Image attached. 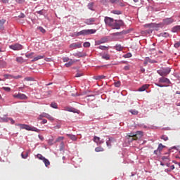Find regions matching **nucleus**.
<instances>
[{"label":"nucleus","mask_w":180,"mask_h":180,"mask_svg":"<svg viewBox=\"0 0 180 180\" xmlns=\"http://www.w3.org/2000/svg\"><path fill=\"white\" fill-rule=\"evenodd\" d=\"M18 4H25V0H15Z\"/></svg>","instance_id":"nucleus-52"},{"label":"nucleus","mask_w":180,"mask_h":180,"mask_svg":"<svg viewBox=\"0 0 180 180\" xmlns=\"http://www.w3.org/2000/svg\"><path fill=\"white\" fill-rule=\"evenodd\" d=\"M6 22V20L5 19L0 20V30H4V29H5V27H4V25H5Z\"/></svg>","instance_id":"nucleus-17"},{"label":"nucleus","mask_w":180,"mask_h":180,"mask_svg":"<svg viewBox=\"0 0 180 180\" xmlns=\"http://www.w3.org/2000/svg\"><path fill=\"white\" fill-rule=\"evenodd\" d=\"M126 57H127V58H129V57H131V53H127V54L126 55Z\"/></svg>","instance_id":"nucleus-63"},{"label":"nucleus","mask_w":180,"mask_h":180,"mask_svg":"<svg viewBox=\"0 0 180 180\" xmlns=\"http://www.w3.org/2000/svg\"><path fill=\"white\" fill-rule=\"evenodd\" d=\"M180 30V25H176L174 26L172 29V32L173 33H176V32H179Z\"/></svg>","instance_id":"nucleus-20"},{"label":"nucleus","mask_w":180,"mask_h":180,"mask_svg":"<svg viewBox=\"0 0 180 180\" xmlns=\"http://www.w3.org/2000/svg\"><path fill=\"white\" fill-rule=\"evenodd\" d=\"M37 158H38L39 160H41V161H43L45 164V167H49V165H50V161L44 158V156L41 155V154H37Z\"/></svg>","instance_id":"nucleus-5"},{"label":"nucleus","mask_w":180,"mask_h":180,"mask_svg":"<svg viewBox=\"0 0 180 180\" xmlns=\"http://www.w3.org/2000/svg\"><path fill=\"white\" fill-rule=\"evenodd\" d=\"M33 54H34V53L32 52L30 53H27L25 54V57H27V58H29V57H32V56H33Z\"/></svg>","instance_id":"nucleus-42"},{"label":"nucleus","mask_w":180,"mask_h":180,"mask_svg":"<svg viewBox=\"0 0 180 180\" xmlns=\"http://www.w3.org/2000/svg\"><path fill=\"white\" fill-rule=\"evenodd\" d=\"M93 140L94 143H96L97 145L103 144V143H105V141H103V139L101 140V138L98 136H94Z\"/></svg>","instance_id":"nucleus-11"},{"label":"nucleus","mask_w":180,"mask_h":180,"mask_svg":"<svg viewBox=\"0 0 180 180\" xmlns=\"http://www.w3.org/2000/svg\"><path fill=\"white\" fill-rule=\"evenodd\" d=\"M51 108H53V109H58V106L56 103L53 102L51 103Z\"/></svg>","instance_id":"nucleus-29"},{"label":"nucleus","mask_w":180,"mask_h":180,"mask_svg":"<svg viewBox=\"0 0 180 180\" xmlns=\"http://www.w3.org/2000/svg\"><path fill=\"white\" fill-rule=\"evenodd\" d=\"M2 89H4V91H6V92H11L10 87H2Z\"/></svg>","instance_id":"nucleus-39"},{"label":"nucleus","mask_w":180,"mask_h":180,"mask_svg":"<svg viewBox=\"0 0 180 180\" xmlns=\"http://www.w3.org/2000/svg\"><path fill=\"white\" fill-rule=\"evenodd\" d=\"M148 86H150L149 84H144L141 87H140L138 91L139 92H144L145 90H146L147 89H148Z\"/></svg>","instance_id":"nucleus-16"},{"label":"nucleus","mask_w":180,"mask_h":180,"mask_svg":"<svg viewBox=\"0 0 180 180\" xmlns=\"http://www.w3.org/2000/svg\"><path fill=\"white\" fill-rule=\"evenodd\" d=\"M99 49H100L101 50H106V46H99Z\"/></svg>","instance_id":"nucleus-59"},{"label":"nucleus","mask_w":180,"mask_h":180,"mask_svg":"<svg viewBox=\"0 0 180 180\" xmlns=\"http://www.w3.org/2000/svg\"><path fill=\"white\" fill-rule=\"evenodd\" d=\"M0 122L8 123L9 122V117H0Z\"/></svg>","instance_id":"nucleus-24"},{"label":"nucleus","mask_w":180,"mask_h":180,"mask_svg":"<svg viewBox=\"0 0 180 180\" xmlns=\"http://www.w3.org/2000/svg\"><path fill=\"white\" fill-rule=\"evenodd\" d=\"M103 58L104 59V60H110V56H109V55H104V56H103Z\"/></svg>","instance_id":"nucleus-40"},{"label":"nucleus","mask_w":180,"mask_h":180,"mask_svg":"<svg viewBox=\"0 0 180 180\" xmlns=\"http://www.w3.org/2000/svg\"><path fill=\"white\" fill-rule=\"evenodd\" d=\"M162 160L163 161H169V158H168V157H167V156L162 157Z\"/></svg>","instance_id":"nucleus-47"},{"label":"nucleus","mask_w":180,"mask_h":180,"mask_svg":"<svg viewBox=\"0 0 180 180\" xmlns=\"http://www.w3.org/2000/svg\"><path fill=\"white\" fill-rule=\"evenodd\" d=\"M70 140H72V141H77V138L75 135L68 134L66 135Z\"/></svg>","instance_id":"nucleus-18"},{"label":"nucleus","mask_w":180,"mask_h":180,"mask_svg":"<svg viewBox=\"0 0 180 180\" xmlns=\"http://www.w3.org/2000/svg\"><path fill=\"white\" fill-rule=\"evenodd\" d=\"M162 140H164V141H167L168 140V136H165V135H163L161 136L160 138Z\"/></svg>","instance_id":"nucleus-38"},{"label":"nucleus","mask_w":180,"mask_h":180,"mask_svg":"<svg viewBox=\"0 0 180 180\" xmlns=\"http://www.w3.org/2000/svg\"><path fill=\"white\" fill-rule=\"evenodd\" d=\"M42 123L43 124H46V123H47V120H42Z\"/></svg>","instance_id":"nucleus-64"},{"label":"nucleus","mask_w":180,"mask_h":180,"mask_svg":"<svg viewBox=\"0 0 180 180\" xmlns=\"http://www.w3.org/2000/svg\"><path fill=\"white\" fill-rule=\"evenodd\" d=\"M104 22L105 25H108V26H112L114 23V20L113 18L105 17L104 19Z\"/></svg>","instance_id":"nucleus-10"},{"label":"nucleus","mask_w":180,"mask_h":180,"mask_svg":"<svg viewBox=\"0 0 180 180\" xmlns=\"http://www.w3.org/2000/svg\"><path fill=\"white\" fill-rule=\"evenodd\" d=\"M79 77H82V73H77L75 75L76 78H79Z\"/></svg>","instance_id":"nucleus-56"},{"label":"nucleus","mask_w":180,"mask_h":180,"mask_svg":"<svg viewBox=\"0 0 180 180\" xmlns=\"http://www.w3.org/2000/svg\"><path fill=\"white\" fill-rule=\"evenodd\" d=\"M3 4H9V0H1Z\"/></svg>","instance_id":"nucleus-62"},{"label":"nucleus","mask_w":180,"mask_h":180,"mask_svg":"<svg viewBox=\"0 0 180 180\" xmlns=\"http://www.w3.org/2000/svg\"><path fill=\"white\" fill-rule=\"evenodd\" d=\"M154 24L151 23V24H146L144 25L145 27H151V26H153Z\"/></svg>","instance_id":"nucleus-54"},{"label":"nucleus","mask_w":180,"mask_h":180,"mask_svg":"<svg viewBox=\"0 0 180 180\" xmlns=\"http://www.w3.org/2000/svg\"><path fill=\"white\" fill-rule=\"evenodd\" d=\"M120 1V0H110V2H111V4H117Z\"/></svg>","instance_id":"nucleus-50"},{"label":"nucleus","mask_w":180,"mask_h":180,"mask_svg":"<svg viewBox=\"0 0 180 180\" xmlns=\"http://www.w3.org/2000/svg\"><path fill=\"white\" fill-rule=\"evenodd\" d=\"M10 49H11V50H14V51H19V50H22L23 49V46H22L20 44H13L11 45Z\"/></svg>","instance_id":"nucleus-7"},{"label":"nucleus","mask_w":180,"mask_h":180,"mask_svg":"<svg viewBox=\"0 0 180 180\" xmlns=\"http://www.w3.org/2000/svg\"><path fill=\"white\" fill-rule=\"evenodd\" d=\"M129 112L131 113V115H139V111L136 110H129Z\"/></svg>","instance_id":"nucleus-30"},{"label":"nucleus","mask_w":180,"mask_h":180,"mask_svg":"<svg viewBox=\"0 0 180 180\" xmlns=\"http://www.w3.org/2000/svg\"><path fill=\"white\" fill-rule=\"evenodd\" d=\"M160 36H162V37H169V34L168 32H162L160 33Z\"/></svg>","instance_id":"nucleus-28"},{"label":"nucleus","mask_w":180,"mask_h":180,"mask_svg":"<svg viewBox=\"0 0 180 180\" xmlns=\"http://www.w3.org/2000/svg\"><path fill=\"white\" fill-rule=\"evenodd\" d=\"M24 81H34V78L32 77H27L24 79Z\"/></svg>","instance_id":"nucleus-32"},{"label":"nucleus","mask_w":180,"mask_h":180,"mask_svg":"<svg viewBox=\"0 0 180 180\" xmlns=\"http://www.w3.org/2000/svg\"><path fill=\"white\" fill-rule=\"evenodd\" d=\"M41 116L44 117H46V119H49V120H51V121H53L54 120V118L53 117H51V115L46 113V112H43L41 114Z\"/></svg>","instance_id":"nucleus-14"},{"label":"nucleus","mask_w":180,"mask_h":180,"mask_svg":"<svg viewBox=\"0 0 180 180\" xmlns=\"http://www.w3.org/2000/svg\"><path fill=\"white\" fill-rule=\"evenodd\" d=\"M96 33V30H83L79 32L75 33V36H88V34H94Z\"/></svg>","instance_id":"nucleus-2"},{"label":"nucleus","mask_w":180,"mask_h":180,"mask_svg":"<svg viewBox=\"0 0 180 180\" xmlns=\"http://www.w3.org/2000/svg\"><path fill=\"white\" fill-rule=\"evenodd\" d=\"M75 57H82L81 53H74Z\"/></svg>","instance_id":"nucleus-60"},{"label":"nucleus","mask_w":180,"mask_h":180,"mask_svg":"<svg viewBox=\"0 0 180 180\" xmlns=\"http://www.w3.org/2000/svg\"><path fill=\"white\" fill-rule=\"evenodd\" d=\"M28 155H29V153H27V152H26L25 154H23V153L21 154V157H22V158H24V160H26V158H27Z\"/></svg>","instance_id":"nucleus-34"},{"label":"nucleus","mask_w":180,"mask_h":180,"mask_svg":"<svg viewBox=\"0 0 180 180\" xmlns=\"http://www.w3.org/2000/svg\"><path fill=\"white\" fill-rule=\"evenodd\" d=\"M159 82L169 84L170 81L168 78L162 77L159 79Z\"/></svg>","instance_id":"nucleus-13"},{"label":"nucleus","mask_w":180,"mask_h":180,"mask_svg":"<svg viewBox=\"0 0 180 180\" xmlns=\"http://www.w3.org/2000/svg\"><path fill=\"white\" fill-rule=\"evenodd\" d=\"M180 46V41L174 44V47L178 49Z\"/></svg>","instance_id":"nucleus-46"},{"label":"nucleus","mask_w":180,"mask_h":180,"mask_svg":"<svg viewBox=\"0 0 180 180\" xmlns=\"http://www.w3.org/2000/svg\"><path fill=\"white\" fill-rule=\"evenodd\" d=\"M162 148H164V146L162 145V143H160L158 148V152L160 153V151H161Z\"/></svg>","instance_id":"nucleus-35"},{"label":"nucleus","mask_w":180,"mask_h":180,"mask_svg":"<svg viewBox=\"0 0 180 180\" xmlns=\"http://www.w3.org/2000/svg\"><path fill=\"white\" fill-rule=\"evenodd\" d=\"M95 20H96L95 18H88L84 21V23H86V25H94Z\"/></svg>","instance_id":"nucleus-12"},{"label":"nucleus","mask_w":180,"mask_h":180,"mask_svg":"<svg viewBox=\"0 0 180 180\" xmlns=\"http://www.w3.org/2000/svg\"><path fill=\"white\" fill-rule=\"evenodd\" d=\"M15 126H18L20 129L27 130L28 131H36V133H40V129L34 127H30V125L26 124H16Z\"/></svg>","instance_id":"nucleus-1"},{"label":"nucleus","mask_w":180,"mask_h":180,"mask_svg":"<svg viewBox=\"0 0 180 180\" xmlns=\"http://www.w3.org/2000/svg\"><path fill=\"white\" fill-rule=\"evenodd\" d=\"M158 74L161 77H167L171 72V68H163L157 71Z\"/></svg>","instance_id":"nucleus-3"},{"label":"nucleus","mask_w":180,"mask_h":180,"mask_svg":"<svg viewBox=\"0 0 180 180\" xmlns=\"http://www.w3.org/2000/svg\"><path fill=\"white\" fill-rule=\"evenodd\" d=\"M83 46H84V47H90L91 46V43H89V42H84Z\"/></svg>","instance_id":"nucleus-41"},{"label":"nucleus","mask_w":180,"mask_h":180,"mask_svg":"<svg viewBox=\"0 0 180 180\" xmlns=\"http://www.w3.org/2000/svg\"><path fill=\"white\" fill-rule=\"evenodd\" d=\"M115 22H117L118 24L120 25V26L123 25V21H122V20H115Z\"/></svg>","instance_id":"nucleus-57"},{"label":"nucleus","mask_w":180,"mask_h":180,"mask_svg":"<svg viewBox=\"0 0 180 180\" xmlns=\"http://www.w3.org/2000/svg\"><path fill=\"white\" fill-rule=\"evenodd\" d=\"M22 75H18V76H13V78L15 79H19V78H22Z\"/></svg>","instance_id":"nucleus-53"},{"label":"nucleus","mask_w":180,"mask_h":180,"mask_svg":"<svg viewBox=\"0 0 180 180\" xmlns=\"http://www.w3.org/2000/svg\"><path fill=\"white\" fill-rule=\"evenodd\" d=\"M115 49H116L117 51H122V50H123V48H122V45H120V44L116 45Z\"/></svg>","instance_id":"nucleus-26"},{"label":"nucleus","mask_w":180,"mask_h":180,"mask_svg":"<svg viewBox=\"0 0 180 180\" xmlns=\"http://www.w3.org/2000/svg\"><path fill=\"white\" fill-rule=\"evenodd\" d=\"M9 120H10L11 124H15V120H13V119L9 117L8 122H9Z\"/></svg>","instance_id":"nucleus-51"},{"label":"nucleus","mask_w":180,"mask_h":180,"mask_svg":"<svg viewBox=\"0 0 180 180\" xmlns=\"http://www.w3.org/2000/svg\"><path fill=\"white\" fill-rule=\"evenodd\" d=\"M51 94H52L51 91H48L44 95V96H49V95H51Z\"/></svg>","instance_id":"nucleus-43"},{"label":"nucleus","mask_w":180,"mask_h":180,"mask_svg":"<svg viewBox=\"0 0 180 180\" xmlns=\"http://www.w3.org/2000/svg\"><path fill=\"white\" fill-rule=\"evenodd\" d=\"M75 63H77V60H73L70 59L68 63L65 64V65L67 68L71 67V65H72Z\"/></svg>","instance_id":"nucleus-19"},{"label":"nucleus","mask_w":180,"mask_h":180,"mask_svg":"<svg viewBox=\"0 0 180 180\" xmlns=\"http://www.w3.org/2000/svg\"><path fill=\"white\" fill-rule=\"evenodd\" d=\"M115 86H116V88H119L120 86V81L115 82Z\"/></svg>","instance_id":"nucleus-44"},{"label":"nucleus","mask_w":180,"mask_h":180,"mask_svg":"<svg viewBox=\"0 0 180 180\" xmlns=\"http://www.w3.org/2000/svg\"><path fill=\"white\" fill-rule=\"evenodd\" d=\"M173 22H175V19L172 18H167L163 20L162 23L163 25L168 26V25H172Z\"/></svg>","instance_id":"nucleus-8"},{"label":"nucleus","mask_w":180,"mask_h":180,"mask_svg":"<svg viewBox=\"0 0 180 180\" xmlns=\"http://www.w3.org/2000/svg\"><path fill=\"white\" fill-rule=\"evenodd\" d=\"M44 10H40L39 11H37V13H38V15H44Z\"/></svg>","instance_id":"nucleus-48"},{"label":"nucleus","mask_w":180,"mask_h":180,"mask_svg":"<svg viewBox=\"0 0 180 180\" xmlns=\"http://www.w3.org/2000/svg\"><path fill=\"white\" fill-rule=\"evenodd\" d=\"M106 78V76L105 75H99L96 77V79H105Z\"/></svg>","instance_id":"nucleus-33"},{"label":"nucleus","mask_w":180,"mask_h":180,"mask_svg":"<svg viewBox=\"0 0 180 180\" xmlns=\"http://www.w3.org/2000/svg\"><path fill=\"white\" fill-rule=\"evenodd\" d=\"M19 18H26V15L23 13H21L20 15H19Z\"/></svg>","instance_id":"nucleus-58"},{"label":"nucleus","mask_w":180,"mask_h":180,"mask_svg":"<svg viewBox=\"0 0 180 180\" xmlns=\"http://www.w3.org/2000/svg\"><path fill=\"white\" fill-rule=\"evenodd\" d=\"M4 77L6 79H12L13 78V75H10V74H5V75H4Z\"/></svg>","instance_id":"nucleus-25"},{"label":"nucleus","mask_w":180,"mask_h":180,"mask_svg":"<svg viewBox=\"0 0 180 180\" xmlns=\"http://www.w3.org/2000/svg\"><path fill=\"white\" fill-rule=\"evenodd\" d=\"M41 58H44V55H38L35 56L33 60H32V63H34V61H39V60H41Z\"/></svg>","instance_id":"nucleus-15"},{"label":"nucleus","mask_w":180,"mask_h":180,"mask_svg":"<svg viewBox=\"0 0 180 180\" xmlns=\"http://www.w3.org/2000/svg\"><path fill=\"white\" fill-rule=\"evenodd\" d=\"M13 98H15V99H21L22 101H25V99H27V96L22 93L15 94L13 95Z\"/></svg>","instance_id":"nucleus-6"},{"label":"nucleus","mask_w":180,"mask_h":180,"mask_svg":"<svg viewBox=\"0 0 180 180\" xmlns=\"http://www.w3.org/2000/svg\"><path fill=\"white\" fill-rule=\"evenodd\" d=\"M96 153H101L105 151V149L102 146H98L95 148Z\"/></svg>","instance_id":"nucleus-22"},{"label":"nucleus","mask_w":180,"mask_h":180,"mask_svg":"<svg viewBox=\"0 0 180 180\" xmlns=\"http://www.w3.org/2000/svg\"><path fill=\"white\" fill-rule=\"evenodd\" d=\"M143 136V132L141 131H137L136 134L131 133L129 137H131V140H139Z\"/></svg>","instance_id":"nucleus-4"},{"label":"nucleus","mask_w":180,"mask_h":180,"mask_svg":"<svg viewBox=\"0 0 180 180\" xmlns=\"http://www.w3.org/2000/svg\"><path fill=\"white\" fill-rule=\"evenodd\" d=\"M160 165H162V167H164V165H167V167H169V163H163V162H161L160 163Z\"/></svg>","instance_id":"nucleus-61"},{"label":"nucleus","mask_w":180,"mask_h":180,"mask_svg":"<svg viewBox=\"0 0 180 180\" xmlns=\"http://www.w3.org/2000/svg\"><path fill=\"white\" fill-rule=\"evenodd\" d=\"M112 139L110 138L108 139V141H106L107 147H112Z\"/></svg>","instance_id":"nucleus-27"},{"label":"nucleus","mask_w":180,"mask_h":180,"mask_svg":"<svg viewBox=\"0 0 180 180\" xmlns=\"http://www.w3.org/2000/svg\"><path fill=\"white\" fill-rule=\"evenodd\" d=\"M6 67V62L4 60H0V68H5Z\"/></svg>","instance_id":"nucleus-21"},{"label":"nucleus","mask_w":180,"mask_h":180,"mask_svg":"<svg viewBox=\"0 0 180 180\" xmlns=\"http://www.w3.org/2000/svg\"><path fill=\"white\" fill-rule=\"evenodd\" d=\"M63 60L64 63H68V61H70V58L65 57V58H63Z\"/></svg>","instance_id":"nucleus-49"},{"label":"nucleus","mask_w":180,"mask_h":180,"mask_svg":"<svg viewBox=\"0 0 180 180\" xmlns=\"http://www.w3.org/2000/svg\"><path fill=\"white\" fill-rule=\"evenodd\" d=\"M115 29H120V25L117 22H115Z\"/></svg>","instance_id":"nucleus-55"},{"label":"nucleus","mask_w":180,"mask_h":180,"mask_svg":"<svg viewBox=\"0 0 180 180\" xmlns=\"http://www.w3.org/2000/svg\"><path fill=\"white\" fill-rule=\"evenodd\" d=\"M16 61L17 63H20V64H23V63H25V59H23L22 57H17Z\"/></svg>","instance_id":"nucleus-23"},{"label":"nucleus","mask_w":180,"mask_h":180,"mask_svg":"<svg viewBox=\"0 0 180 180\" xmlns=\"http://www.w3.org/2000/svg\"><path fill=\"white\" fill-rule=\"evenodd\" d=\"M64 139V136H59L56 139V143H60V141H62V140Z\"/></svg>","instance_id":"nucleus-37"},{"label":"nucleus","mask_w":180,"mask_h":180,"mask_svg":"<svg viewBox=\"0 0 180 180\" xmlns=\"http://www.w3.org/2000/svg\"><path fill=\"white\" fill-rule=\"evenodd\" d=\"M155 63V61H151L150 60V58H146V61H145V64H147V63Z\"/></svg>","instance_id":"nucleus-45"},{"label":"nucleus","mask_w":180,"mask_h":180,"mask_svg":"<svg viewBox=\"0 0 180 180\" xmlns=\"http://www.w3.org/2000/svg\"><path fill=\"white\" fill-rule=\"evenodd\" d=\"M82 47V44L79 42H75L70 45V48L75 50V49H81Z\"/></svg>","instance_id":"nucleus-9"},{"label":"nucleus","mask_w":180,"mask_h":180,"mask_svg":"<svg viewBox=\"0 0 180 180\" xmlns=\"http://www.w3.org/2000/svg\"><path fill=\"white\" fill-rule=\"evenodd\" d=\"M112 13H114V15H122V11L119 10H114Z\"/></svg>","instance_id":"nucleus-31"},{"label":"nucleus","mask_w":180,"mask_h":180,"mask_svg":"<svg viewBox=\"0 0 180 180\" xmlns=\"http://www.w3.org/2000/svg\"><path fill=\"white\" fill-rule=\"evenodd\" d=\"M38 29L41 32V33H46V30L43 28V27H39Z\"/></svg>","instance_id":"nucleus-36"}]
</instances>
